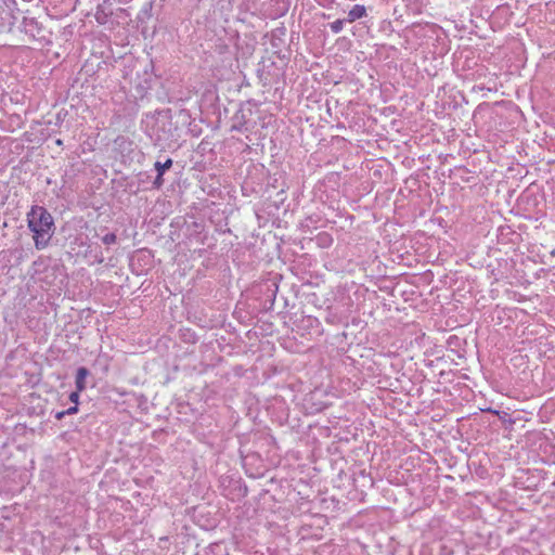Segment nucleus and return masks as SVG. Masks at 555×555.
<instances>
[{"mask_svg": "<svg viewBox=\"0 0 555 555\" xmlns=\"http://www.w3.org/2000/svg\"><path fill=\"white\" fill-rule=\"evenodd\" d=\"M27 225L33 232L35 247L38 250L44 249L55 231L52 215L43 206L34 205L27 212Z\"/></svg>", "mask_w": 555, "mask_h": 555, "instance_id": "nucleus-1", "label": "nucleus"}, {"mask_svg": "<svg viewBox=\"0 0 555 555\" xmlns=\"http://www.w3.org/2000/svg\"><path fill=\"white\" fill-rule=\"evenodd\" d=\"M90 374L89 370L85 366L78 367L76 372L75 385L78 391H83L87 387L86 378Z\"/></svg>", "mask_w": 555, "mask_h": 555, "instance_id": "nucleus-2", "label": "nucleus"}, {"mask_svg": "<svg viewBox=\"0 0 555 555\" xmlns=\"http://www.w3.org/2000/svg\"><path fill=\"white\" fill-rule=\"evenodd\" d=\"M366 16V9L362 4H354L348 12L347 22L353 23L357 20H360L362 17Z\"/></svg>", "mask_w": 555, "mask_h": 555, "instance_id": "nucleus-3", "label": "nucleus"}, {"mask_svg": "<svg viewBox=\"0 0 555 555\" xmlns=\"http://www.w3.org/2000/svg\"><path fill=\"white\" fill-rule=\"evenodd\" d=\"M167 125L171 126V122L170 121H157L156 122V127L154 128L155 135H156V142H159V141H163V140L167 139L165 134L159 133L160 130L163 132H165V128H166Z\"/></svg>", "mask_w": 555, "mask_h": 555, "instance_id": "nucleus-4", "label": "nucleus"}, {"mask_svg": "<svg viewBox=\"0 0 555 555\" xmlns=\"http://www.w3.org/2000/svg\"><path fill=\"white\" fill-rule=\"evenodd\" d=\"M171 166H172L171 158H167L166 162H164V163L156 162L154 164V168L157 171V173H159V175H164L167 169L171 168Z\"/></svg>", "mask_w": 555, "mask_h": 555, "instance_id": "nucleus-5", "label": "nucleus"}, {"mask_svg": "<svg viewBox=\"0 0 555 555\" xmlns=\"http://www.w3.org/2000/svg\"><path fill=\"white\" fill-rule=\"evenodd\" d=\"M347 22L346 20H336L335 22L330 24V28L334 34H338L343 30L344 24Z\"/></svg>", "mask_w": 555, "mask_h": 555, "instance_id": "nucleus-6", "label": "nucleus"}, {"mask_svg": "<svg viewBox=\"0 0 555 555\" xmlns=\"http://www.w3.org/2000/svg\"><path fill=\"white\" fill-rule=\"evenodd\" d=\"M117 241V236L115 233H107L105 234L103 237H102V242L105 244V245H112V244H115Z\"/></svg>", "mask_w": 555, "mask_h": 555, "instance_id": "nucleus-7", "label": "nucleus"}, {"mask_svg": "<svg viewBox=\"0 0 555 555\" xmlns=\"http://www.w3.org/2000/svg\"><path fill=\"white\" fill-rule=\"evenodd\" d=\"M81 391H78L76 389V391H73L70 395H69V401L73 402L74 404H77L79 403V393Z\"/></svg>", "mask_w": 555, "mask_h": 555, "instance_id": "nucleus-8", "label": "nucleus"}, {"mask_svg": "<svg viewBox=\"0 0 555 555\" xmlns=\"http://www.w3.org/2000/svg\"><path fill=\"white\" fill-rule=\"evenodd\" d=\"M163 176L164 175L157 173V176H156V178L154 180V183H153L156 189H159L164 184Z\"/></svg>", "mask_w": 555, "mask_h": 555, "instance_id": "nucleus-9", "label": "nucleus"}, {"mask_svg": "<svg viewBox=\"0 0 555 555\" xmlns=\"http://www.w3.org/2000/svg\"><path fill=\"white\" fill-rule=\"evenodd\" d=\"M78 412V405L74 404L73 406L65 410L66 415H72Z\"/></svg>", "mask_w": 555, "mask_h": 555, "instance_id": "nucleus-10", "label": "nucleus"}, {"mask_svg": "<svg viewBox=\"0 0 555 555\" xmlns=\"http://www.w3.org/2000/svg\"><path fill=\"white\" fill-rule=\"evenodd\" d=\"M66 415L65 410L55 413L56 420H62Z\"/></svg>", "mask_w": 555, "mask_h": 555, "instance_id": "nucleus-11", "label": "nucleus"}, {"mask_svg": "<svg viewBox=\"0 0 555 555\" xmlns=\"http://www.w3.org/2000/svg\"><path fill=\"white\" fill-rule=\"evenodd\" d=\"M55 143H56L57 145H63V141H62L61 139H57V140L55 141Z\"/></svg>", "mask_w": 555, "mask_h": 555, "instance_id": "nucleus-12", "label": "nucleus"}, {"mask_svg": "<svg viewBox=\"0 0 555 555\" xmlns=\"http://www.w3.org/2000/svg\"><path fill=\"white\" fill-rule=\"evenodd\" d=\"M98 262H99V263H102V262H103V258H99V259H98Z\"/></svg>", "mask_w": 555, "mask_h": 555, "instance_id": "nucleus-13", "label": "nucleus"}]
</instances>
